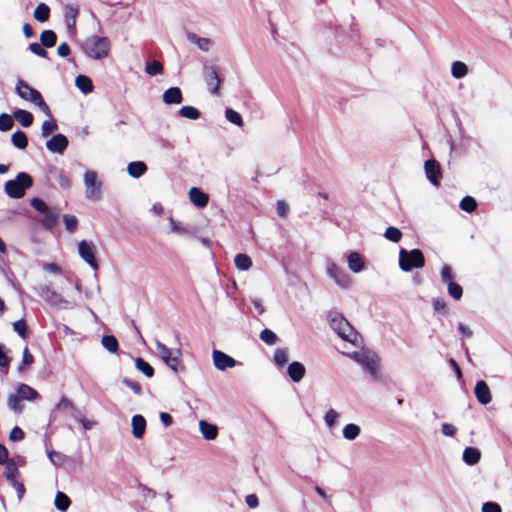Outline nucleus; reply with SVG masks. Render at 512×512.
Masks as SVG:
<instances>
[{
    "mask_svg": "<svg viewBox=\"0 0 512 512\" xmlns=\"http://www.w3.org/2000/svg\"><path fill=\"white\" fill-rule=\"evenodd\" d=\"M347 265L351 272L358 274L365 269V260L359 252L352 251L347 255Z\"/></svg>",
    "mask_w": 512,
    "mask_h": 512,
    "instance_id": "nucleus-16",
    "label": "nucleus"
},
{
    "mask_svg": "<svg viewBox=\"0 0 512 512\" xmlns=\"http://www.w3.org/2000/svg\"><path fill=\"white\" fill-rule=\"evenodd\" d=\"M441 279L443 282H445L447 284L453 281V274H452V269L450 266H448V265L443 266V268L441 270Z\"/></svg>",
    "mask_w": 512,
    "mask_h": 512,
    "instance_id": "nucleus-61",
    "label": "nucleus"
},
{
    "mask_svg": "<svg viewBox=\"0 0 512 512\" xmlns=\"http://www.w3.org/2000/svg\"><path fill=\"white\" fill-rule=\"evenodd\" d=\"M23 438H24L23 430L18 426L13 427L12 430L10 431L9 439L13 442H17V441H21Z\"/></svg>",
    "mask_w": 512,
    "mask_h": 512,
    "instance_id": "nucleus-60",
    "label": "nucleus"
},
{
    "mask_svg": "<svg viewBox=\"0 0 512 512\" xmlns=\"http://www.w3.org/2000/svg\"><path fill=\"white\" fill-rule=\"evenodd\" d=\"M305 372L306 369L304 365L297 361L290 363L287 368V373L293 382H300L303 379Z\"/></svg>",
    "mask_w": 512,
    "mask_h": 512,
    "instance_id": "nucleus-21",
    "label": "nucleus"
},
{
    "mask_svg": "<svg viewBox=\"0 0 512 512\" xmlns=\"http://www.w3.org/2000/svg\"><path fill=\"white\" fill-rule=\"evenodd\" d=\"M340 418H341V415L338 411H336L335 409H329L323 419H324V423L325 425L330 429H334L335 427L338 426L339 422H340Z\"/></svg>",
    "mask_w": 512,
    "mask_h": 512,
    "instance_id": "nucleus-29",
    "label": "nucleus"
},
{
    "mask_svg": "<svg viewBox=\"0 0 512 512\" xmlns=\"http://www.w3.org/2000/svg\"><path fill=\"white\" fill-rule=\"evenodd\" d=\"M31 205L41 213H45L49 209L46 203L39 198H33L31 200Z\"/></svg>",
    "mask_w": 512,
    "mask_h": 512,
    "instance_id": "nucleus-62",
    "label": "nucleus"
},
{
    "mask_svg": "<svg viewBox=\"0 0 512 512\" xmlns=\"http://www.w3.org/2000/svg\"><path fill=\"white\" fill-rule=\"evenodd\" d=\"M14 118L23 126V127H29L33 123V115L23 109H18L14 112Z\"/></svg>",
    "mask_w": 512,
    "mask_h": 512,
    "instance_id": "nucleus-32",
    "label": "nucleus"
},
{
    "mask_svg": "<svg viewBox=\"0 0 512 512\" xmlns=\"http://www.w3.org/2000/svg\"><path fill=\"white\" fill-rule=\"evenodd\" d=\"M70 504L71 501L65 493L60 491L56 493L54 505L58 510L65 512L69 508Z\"/></svg>",
    "mask_w": 512,
    "mask_h": 512,
    "instance_id": "nucleus-35",
    "label": "nucleus"
},
{
    "mask_svg": "<svg viewBox=\"0 0 512 512\" xmlns=\"http://www.w3.org/2000/svg\"><path fill=\"white\" fill-rule=\"evenodd\" d=\"M349 357L361 365L362 368L370 375L375 377L378 374L380 359L375 352L367 349H361L349 354Z\"/></svg>",
    "mask_w": 512,
    "mask_h": 512,
    "instance_id": "nucleus-5",
    "label": "nucleus"
},
{
    "mask_svg": "<svg viewBox=\"0 0 512 512\" xmlns=\"http://www.w3.org/2000/svg\"><path fill=\"white\" fill-rule=\"evenodd\" d=\"M96 250L95 244L91 241L82 240L78 243L79 256L95 271L98 269Z\"/></svg>",
    "mask_w": 512,
    "mask_h": 512,
    "instance_id": "nucleus-12",
    "label": "nucleus"
},
{
    "mask_svg": "<svg viewBox=\"0 0 512 512\" xmlns=\"http://www.w3.org/2000/svg\"><path fill=\"white\" fill-rule=\"evenodd\" d=\"M477 207L476 201L473 197L466 196L460 202V208L466 212H473Z\"/></svg>",
    "mask_w": 512,
    "mask_h": 512,
    "instance_id": "nucleus-50",
    "label": "nucleus"
},
{
    "mask_svg": "<svg viewBox=\"0 0 512 512\" xmlns=\"http://www.w3.org/2000/svg\"><path fill=\"white\" fill-rule=\"evenodd\" d=\"M260 339L268 345H274L278 337L272 330L265 328L260 333Z\"/></svg>",
    "mask_w": 512,
    "mask_h": 512,
    "instance_id": "nucleus-48",
    "label": "nucleus"
},
{
    "mask_svg": "<svg viewBox=\"0 0 512 512\" xmlns=\"http://www.w3.org/2000/svg\"><path fill=\"white\" fill-rule=\"evenodd\" d=\"M11 141L18 149H25L28 145V139L24 132L16 131L12 134Z\"/></svg>",
    "mask_w": 512,
    "mask_h": 512,
    "instance_id": "nucleus-38",
    "label": "nucleus"
},
{
    "mask_svg": "<svg viewBox=\"0 0 512 512\" xmlns=\"http://www.w3.org/2000/svg\"><path fill=\"white\" fill-rule=\"evenodd\" d=\"M234 263L237 269L247 271L252 267V259L244 253H239L235 256Z\"/></svg>",
    "mask_w": 512,
    "mask_h": 512,
    "instance_id": "nucleus-31",
    "label": "nucleus"
},
{
    "mask_svg": "<svg viewBox=\"0 0 512 512\" xmlns=\"http://www.w3.org/2000/svg\"><path fill=\"white\" fill-rule=\"evenodd\" d=\"M482 512H502V509L495 502H486L482 505Z\"/></svg>",
    "mask_w": 512,
    "mask_h": 512,
    "instance_id": "nucleus-63",
    "label": "nucleus"
},
{
    "mask_svg": "<svg viewBox=\"0 0 512 512\" xmlns=\"http://www.w3.org/2000/svg\"><path fill=\"white\" fill-rule=\"evenodd\" d=\"M384 236L389 241L397 243L402 238V232L398 228L390 226L386 229Z\"/></svg>",
    "mask_w": 512,
    "mask_h": 512,
    "instance_id": "nucleus-46",
    "label": "nucleus"
},
{
    "mask_svg": "<svg viewBox=\"0 0 512 512\" xmlns=\"http://www.w3.org/2000/svg\"><path fill=\"white\" fill-rule=\"evenodd\" d=\"M43 214H44V221L43 222H44V225L46 227L50 228V227H52V226H54L56 224V222H57V215L54 212H52V211H50L48 209Z\"/></svg>",
    "mask_w": 512,
    "mask_h": 512,
    "instance_id": "nucleus-59",
    "label": "nucleus"
},
{
    "mask_svg": "<svg viewBox=\"0 0 512 512\" xmlns=\"http://www.w3.org/2000/svg\"><path fill=\"white\" fill-rule=\"evenodd\" d=\"M8 482L16 490L18 500L20 501L23 498L24 493H25V487H24L23 483L19 482L17 480V478H15L13 480H8Z\"/></svg>",
    "mask_w": 512,
    "mask_h": 512,
    "instance_id": "nucleus-58",
    "label": "nucleus"
},
{
    "mask_svg": "<svg viewBox=\"0 0 512 512\" xmlns=\"http://www.w3.org/2000/svg\"><path fill=\"white\" fill-rule=\"evenodd\" d=\"M68 147V139L63 134H56L46 142V148L50 152L62 154Z\"/></svg>",
    "mask_w": 512,
    "mask_h": 512,
    "instance_id": "nucleus-15",
    "label": "nucleus"
},
{
    "mask_svg": "<svg viewBox=\"0 0 512 512\" xmlns=\"http://www.w3.org/2000/svg\"><path fill=\"white\" fill-rule=\"evenodd\" d=\"M147 171V165L142 161L130 162L127 166L128 174L133 178H139Z\"/></svg>",
    "mask_w": 512,
    "mask_h": 512,
    "instance_id": "nucleus-28",
    "label": "nucleus"
},
{
    "mask_svg": "<svg viewBox=\"0 0 512 512\" xmlns=\"http://www.w3.org/2000/svg\"><path fill=\"white\" fill-rule=\"evenodd\" d=\"M49 13H50L49 7L46 4L41 3L36 7L33 15L37 21L45 22L49 18Z\"/></svg>",
    "mask_w": 512,
    "mask_h": 512,
    "instance_id": "nucleus-40",
    "label": "nucleus"
},
{
    "mask_svg": "<svg viewBox=\"0 0 512 512\" xmlns=\"http://www.w3.org/2000/svg\"><path fill=\"white\" fill-rule=\"evenodd\" d=\"M102 346L110 353H116L119 347L118 340L113 335H105L101 339Z\"/></svg>",
    "mask_w": 512,
    "mask_h": 512,
    "instance_id": "nucleus-37",
    "label": "nucleus"
},
{
    "mask_svg": "<svg viewBox=\"0 0 512 512\" xmlns=\"http://www.w3.org/2000/svg\"><path fill=\"white\" fill-rule=\"evenodd\" d=\"M360 433V426L354 423H349L345 425L342 430L343 437L349 441L356 439L360 435Z\"/></svg>",
    "mask_w": 512,
    "mask_h": 512,
    "instance_id": "nucleus-30",
    "label": "nucleus"
},
{
    "mask_svg": "<svg viewBox=\"0 0 512 512\" xmlns=\"http://www.w3.org/2000/svg\"><path fill=\"white\" fill-rule=\"evenodd\" d=\"M481 452L478 448L467 447L463 451V461L467 465H475L480 461Z\"/></svg>",
    "mask_w": 512,
    "mask_h": 512,
    "instance_id": "nucleus-27",
    "label": "nucleus"
},
{
    "mask_svg": "<svg viewBox=\"0 0 512 512\" xmlns=\"http://www.w3.org/2000/svg\"><path fill=\"white\" fill-rule=\"evenodd\" d=\"M16 93L17 95L25 101H29L37 106L45 115L51 117V111L49 106L44 101L41 93L32 88L28 83L24 80L19 79L16 83Z\"/></svg>",
    "mask_w": 512,
    "mask_h": 512,
    "instance_id": "nucleus-2",
    "label": "nucleus"
},
{
    "mask_svg": "<svg viewBox=\"0 0 512 512\" xmlns=\"http://www.w3.org/2000/svg\"><path fill=\"white\" fill-rule=\"evenodd\" d=\"M326 273L338 287L349 289L352 286L351 276L333 260L326 261Z\"/></svg>",
    "mask_w": 512,
    "mask_h": 512,
    "instance_id": "nucleus-9",
    "label": "nucleus"
},
{
    "mask_svg": "<svg viewBox=\"0 0 512 512\" xmlns=\"http://www.w3.org/2000/svg\"><path fill=\"white\" fill-rule=\"evenodd\" d=\"M456 431H457L456 427L454 425H452V424L444 423L441 426V432L445 436L453 437L456 434Z\"/></svg>",
    "mask_w": 512,
    "mask_h": 512,
    "instance_id": "nucleus-64",
    "label": "nucleus"
},
{
    "mask_svg": "<svg viewBox=\"0 0 512 512\" xmlns=\"http://www.w3.org/2000/svg\"><path fill=\"white\" fill-rule=\"evenodd\" d=\"M187 40L197 45V47L204 52L209 51L212 46V41L209 38L199 37L194 33L187 34Z\"/></svg>",
    "mask_w": 512,
    "mask_h": 512,
    "instance_id": "nucleus-26",
    "label": "nucleus"
},
{
    "mask_svg": "<svg viewBox=\"0 0 512 512\" xmlns=\"http://www.w3.org/2000/svg\"><path fill=\"white\" fill-rule=\"evenodd\" d=\"M14 125V121L11 115L2 113L0 114V131H8Z\"/></svg>",
    "mask_w": 512,
    "mask_h": 512,
    "instance_id": "nucleus-51",
    "label": "nucleus"
},
{
    "mask_svg": "<svg viewBox=\"0 0 512 512\" xmlns=\"http://www.w3.org/2000/svg\"><path fill=\"white\" fill-rule=\"evenodd\" d=\"M468 72L467 65L462 61H454L451 65V74L456 79L464 78Z\"/></svg>",
    "mask_w": 512,
    "mask_h": 512,
    "instance_id": "nucleus-33",
    "label": "nucleus"
},
{
    "mask_svg": "<svg viewBox=\"0 0 512 512\" xmlns=\"http://www.w3.org/2000/svg\"><path fill=\"white\" fill-rule=\"evenodd\" d=\"M82 50L89 58L101 60L109 55L110 41L107 37L93 35L83 42Z\"/></svg>",
    "mask_w": 512,
    "mask_h": 512,
    "instance_id": "nucleus-1",
    "label": "nucleus"
},
{
    "mask_svg": "<svg viewBox=\"0 0 512 512\" xmlns=\"http://www.w3.org/2000/svg\"><path fill=\"white\" fill-rule=\"evenodd\" d=\"M179 115L190 120H196L200 117V112L193 106H183L179 110Z\"/></svg>",
    "mask_w": 512,
    "mask_h": 512,
    "instance_id": "nucleus-42",
    "label": "nucleus"
},
{
    "mask_svg": "<svg viewBox=\"0 0 512 512\" xmlns=\"http://www.w3.org/2000/svg\"><path fill=\"white\" fill-rule=\"evenodd\" d=\"M47 456L55 467H60L66 460V456L55 450H47Z\"/></svg>",
    "mask_w": 512,
    "mask_h": 512,
    "instance_id": "nucleus-43",
    "label": "nucleus"
},
{
    "mask_svg": "<svg viewBox=\"0 0 512 512\" xmlns=\"http://www.w3.org/2000/svg\"><path fill=\"white\" fill-rule=\"evenodd\" d=\"M425 258L421 250L413 249L406 250L401 248L399 251V267L402 271L408 272L412 269H419L424 267Z\"/></svg>",
    "mask_w": 512,
    "mask_h": 512,
    "instance_id": "nucleus-7",
    "label": "nucleus"
},
{
    "mask_svg": "<svg viewBox=\"0 0 512 512\" xmlns=\"http://www.w3.org/2000/svg\"><path fill=\"white\" fill-rule=\"evenodd\" d=\"M170 229L171 232L179 235V236H188V237H194L195 236V230L183 225L182 223L174 220L173 218H170L169 220Z\"/></svg>",
    "mask_w": 512,
    "mask_h": 512,
    "instance_id": "nucleus-24",
    "label": "nucleus"
},
{
    "mask_svg": "<svg viewBox=\"0 0 512 512\" xmlns=\"http://www.w3.org/2000/svg\"><path fill=\"white\" fill-rule=\"evenodd\" d=\"M425 173L429 181L435 186L439 185V179L441 177L440 166L436 160L430 159L425 162L424 165Z\"/></svg>",
    "mask_w": 512,
    "mask_h": 512,
    "instance_id": "nucleus-18",
    "label": "nucleus"
},
{
    "mask_svg": "<svg viewBox=\"0 0 512 512\" xmlns=\"http://www.w3.org/2000/svg\"><path fill=\"white\" fill-rule=\"evenodd\" d=\"M274 363L277 366H284L288 362V351L287 349L278 348L274 352Z\"/></svg>",
    "mask_w": 512,
    "mask_h": 512,
    "instance_id": "nucleus-44",
    "label": "nucleus"
},
{
    "mask_svg": "<svg viewBox=\"0 0 512 512\" xmlns=\"http://www.w3.org/2000/svg\"><path fill=\"white\" fill-rule=\"evenodd\" d=\"M33 184L32 177L26 172H20L15 179L9 180L4 185L5 193L13 199H20L25 191Z\"/></svg>",
    "mask_w": 512,
    "mask_h": 512,
    "instance_id": "nucleus-4",
    "label": "nucleus"
},
{
    "mask_svg": "<svg viewBox=\"0 0 512 512\" xmlns=\"http://www.w3.org/2000/svg\"><path fill=\"white\" fill-rule=\"evenodd\" d=\"M40 40L44 47L51 48L57 42V35L52 30H45L41 33Z\"/></svg>",
    "mask_w": 512,
    "mask_h": 512,
    "instance_id": "nucleus-36",
    "label": "nucleus"
},
{
    "mask_svg": "<svg viewBox=\"0 0 512 512\" xmlns=\"http://www.w3.org/2000/svg\"><path fill=\"white\" fill-rule=\"evenodd\" d=\"M474 393L478 402L481 403L482 405H487L492 400L491 391L487 383L483 380L476 382Z\"/></svg>",
    "mask_w": 512,
    "mask_h": 512,
    "instance_id": "nucleus-17",
    "label": "nucleus"
},
{
    "mask_svg": "<svg viewBox=\"0 0 512 512\" xmlns=\"http://www.w3.org/2000/svg\"><path fill=\"white\" fill-rule=\"evenodd\" d=\"M199 430L204 439L211 441L217 438L218 428L216 425L205 420L199 421Z\"/></svg>",
    "mask_w": 512,
    "mask_h": 512,
    "instance_id": "nucleus-23",
    "label": "nucleus"
},
{
    "mask_svg": "<svg viewBox=\"0 0 512 512\" xmlns=\"http://www.w3.org/2000/svg\"><path fill=\"white\" fill-rule=\"evenodd\" d=\"M163 102L165 104H180L183 101V95L178 87H171L164 91L163 93Z\"/></svg>",
    "mask_w": 512,
    "mask_h": 512,
    "instance_id": "nucleus-22",
    "label": "nucleus"
},
{
    "mask_svg": "<svg viewBox=\"0 0 512 512\" xmlns=\"http://www.w3.org/2000/svg\"><path fill=\"white\" fill-rule=\"evenodd\" d=\"M204 79L210 92L214 95H219L221 81L214 67L207 66L204 68Z\"/></svg>",
    "mask_w": 512,
    "mask_h": 512,
    "instance_id": "nucleus-13",
    "label": "nucleus"
},
{
    "mask_svg": "<svg viewBox=\"0 0 512 512\" xmlns=\"http://www.w3.org/2000/svg\"><path fill=\"white\" fill-rule=\"evenodd\" d=\"M145 72L150 76L163 74V65L159 61H152L146 64Z\"/></svg>",
    "mask_w": 512,
    "mask_h": 512,
    "instance_id": "nucleus-45",
    "label": "nucleus"
},
{
    "mask_svg": "<svg viewBox=\"0 0 512 512\" xmlns=\"http://www.w3.org/2000/svg\"><path fill=\"white\" fill-rule=\"evenodd\" d=\"M188 194H189V199L194 206H196L198 208H204L205 206H207L208 201H209V196H208V194L202 192L199 188L192 187L189 190Z\"/></svg>",
    "mask_w": 512,
    "mask_h": 512,
    "instance_id": "nucleus-19",
    "label": "nucleus"
},
{
    "mask_svg": "<svg viewBox=\"0 0 512 512\" xmlns=\"http://www.w3.org/2000/svg\"><path fill=\"white\" fill-rule=\"evenodd\" d=\"M132 434L136 439H141L146 430V420L142 415H134L131 420Z\"/></svg>",
    "mask_w": 512,
    "mask_h": 512,
    "instance_id": "nucleus-20",
    "label": "nucleus"
},
{
    "mask_svg": "<svg viewBox=\"0 0 512 512\" xmlns=\"http://www.w3.org/2000/svg\"><path fill=\"white\" fill-rule=\"evenodd\" d=\"M447 285L449 295L454 299L459 300L463 294L462 287L459 284L455 283L454 281L448 283Z\"/></svg>",
    "mask_w": 512,
    "mask_h": 512,
    "instance_id": "nucleus-52",
    "label": "nucleus"
},
{
    "mask_svg": "<svg viewBox=\"0 0 512 512\" xmlns=\"http://www.w3.org/2000/svg\"><path fill=\"white\" fill-rule=\"evenodd\" d=\"M329 321L333 331L343 340L351 343L357 340V332L342 315L338 313L330 314Z\"/></svg>",
    "mask_w": 512,
    "mask_h": 512,
    "instance_id": "nucleus-6",
    "label": "nucleus"
},
{
    "mask_svg": "<svg viewBox=\"0 0 512 512\" xmlns=\"http://www.w3.org/2000/svg\"><path fill=\"white\" fill-rule=\"evenodd\" d=\"M135 366L139 371H141L145 376L149 378H151L154 374V369L152 366L140 357L136 358Z\"/></svg>",
    "mask_w": 512,
    "mask_h": 512,
    "instance_id": "nucleus-41",
    "label": "nucleus"
},
{
    "mask_svg": "<svg viewBox=\"0 0 512 512\" xmlns=\"http://www.w3.org/2000/svg\"><path fill=\"white\" fill-rule=\"evenodd\" d=\"M4 475L7 480L18 478L19 470L14 460H8L5 463Z\"/></svg>",
    "mask_w": 512,
    "mask_h": 512,
    "instance_id": "nucleus-39",
    "label": "nucleus"
},
{
    "mask_svg": "<svg viewBox=\"0 0 512 512\" xmlns=\"http://www.w3.org/2000/svg\"><path fill=\"white\" fill-rule=\"evenodd\" d=\"M37 294L45 300L49 305L60 307L63 309H73L78 306L75 301L63 298L52 287L42 285L37 289Z\"/></svg>",
    "mask_w": 512,
    "mask_h": 512,
    "instance_id": "nucleus-8",
    "label": "nucleus"
},
{
    "mask_svg": "<svg viewBox=\"0 0 512 512\" xmlns=\"http://www.w3.org/2000/svg\"><path fill=\"white\" fill-rule=\"evenodd\" d=\"M212 358L214 366L220 371H224L227 368H232L236 366L237 363L234 358L220 350H214L212 352Z\"/></svg>",
    "mask_w": 512,
    "mask_h": 512,
    "instance_id": "nucleus-14",
    "label": "nucleus"
},
{
    "mask_svg": "<svg viewBox=\"0 0 512 512\" xmlns=\"http://www.w3.org/2000/svg\"><path fill=\"white\" fill-rule=\"evenodd\" d=\"M56 129H57V124L54 121H52V120L44 121L41 126V135H42V137H47L52 132H54Z\"/></svg>",
    "mask_w": 512,
    "mask_h": 512,
    "instance_id": "nucleus-53",
    "label": "nucleus"
},
{
    "mask_svg": "<svg viewBox=\"0 0 512 512\" xmlns=\"http://www.w3.org/2000/svg\"><path fill=\"white\" fill-rule=\"evenodd\" d=\"M63 221H64L66 229L69 232L73 233L76 230L78 220H77V218L75 216H73V215H64Z\"/></svg>",
    "mask_w": 512,
    "mask_h": 512,
    "instance_id": "nucleus-55",
    "label": "nucleus"
},
{
    "mask_svg": "<svg viewBox=\"0 0 512 512\" xmlns=\"http://www.w3.org/2000/svg\"><path fill=\"white\" fill-rule=\"evenodd\" d=\"M155 346L158 356L174 372H178L180 364V350H172L158 340H155Z\"/></svg>",
    "mask_w": 512,
    "mask_h": 512,
    "instance_id": "nucleus-10",
    "label": "nucleus"
},
{
    "mask_svg": "<svg viewBox=\"0 0 512 512\" xmlns=\"http://www.w3.org/2000/svg\"><path fill=\"white\" fill-rule=\"evenodd\" d=\"M122 383L126 387L130 388L136 395H140L141 394L142 388H141V385L138 382L133 381V380L128 379V378H124L122 380Z\"/></svg>",
    "mask_w": 512,
    "mask_h": 512,
    "instance_id": "nucleus-57",
    "label": "nucleus"
},
{
    "mask_svg": "<svg viewBox=\"0 0 512 512\" xmlns=\"http://www.w3.org/2000/svg\"><path fill=\"white\" fill-rule=\"evenodd\" d=\"M225 117H226V119L229 122H231V123H233V124H235V125H237L239 127L243 126L242 117H241V115L237 111H235V110H233L231 108H228L225 111Z\"/></svg>",
    "mask_w": 512,
    "mask_h": 512,
    "instance_id": "nucleus-47",
    "label": "nucleus"
},
{
    "mask_svg": "<svg viewBox=\"0 0 512 512\" xmlns=\"http://www.w3.org/2000/svg\"><path fill=\"white\" fill-rule=\"evenodd\" d=\"M39 397L38 392L27 384H20L16 389V393L10 394L7 399L8 407L16 412L21 413L24 409L23 400L33 401Z\"/></svg>",
    "mask_w": 512,
    "mask_h": 512,
    "instance_id": "nucleus-3",
    "label": "nucleus"
},
{
    "mask_svg": "<svg viewBox=\"0 0 512 512\" xmlns=\"http://www.w3.org/2000/svg\"><path fill=\"white\" fill-rule=\"evenodd\" d=\"M34 361L33 355L30 353L28 347H25L23 350V358L22 363L18 367V371L22 372L26 369V367H29Z\"/></svg>",
    "mask_w": 512,
    "mask_h": 512,
    "instance_id": "nucleus-49",
    "label": "nucleus"
},
{
    "mask_svg": "<svg viewBox=\"0 0 512 512\" xmlns=\"http://www.w3.org/2000/svg\"><path fill=\"white\" fill-rule=\"evenodd\" d=\"M101 181L97 179L95 171H86L84 174L85 196L92 201H99L102 197Z\"/></svg>",
    "mask_w": 512,
    "mask_h": 512,
    "instance_id": "nucleus-11",
    "label": "nucleus"
},
{
    "mask_svg": "<svg viewBox=\"0 0 512 512\" xmlns=\"http://www.w3.org/2000/svg\"><path fill=\"white\" fill-rule=\"evenodd\" d=\"M77 15H78V9L76 7L71 6V5H67L65 7L66 25L71 34H75Z\"/></svg>",
    "mask_w": 512,
    "mask_h": 512,
    "instance_id": "nucleus-25",
    "label": "nucleus"
},
{
    "mask_svg": "<svg viewBox=\"0 0 512 512\" xmlns=\"http://www.w3.org/2000/svg\"><path fill=\"white\" fill-rule=\"evenodd\" d=\"M76 87L83 93L87 94L92 92L93 84L91 79L86 75H78L75 79Z\"/></svg>",
    "mask_w": 512,
    "mask_h": 512,
    "instance_id": "nucleus-34",
    "label": "nucleus"
},
{
    "mask_svg": "<svg viewBox=\"0 0 512 512\" xmlns=\"http://www.w3.org/2000/svg\"><path fill=\"white\" fill-rule=\"evenodd\" d=\"M29 50L39 57H43V58L48 57L47 51L39 43H36V42L31 43L29 45Z\"/></svg>",
    "mask_w": 512,
    "mask_h": 512,
    "instance_id": "nucleus-56",
    "label": "nucleus"
},
{
    "mask_svg": "<svg viewBox=\"0 0 512 512\" xmlns=\"http://www.w3.org/2000/svg\"><path fill=\"white\" fill-rule=\"evenodd\" d=\"M14 331L22 338H26L27 335V325L25 320L20 319L13 323Z\"/></svg>",
    "mask_w": 512,
    "mask_h": 512,
    "instance_id": "nucleus-54",
    "label": "nucleus"
}]
</instances>
